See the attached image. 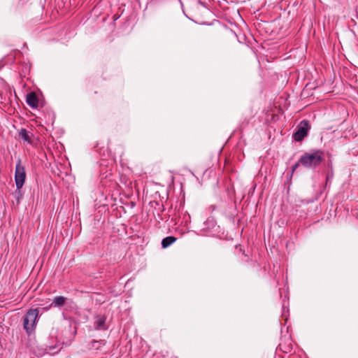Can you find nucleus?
Returning a JSON list of instances; mask_svg holds the SVG:
<instances>
[{"instance_id": "nucleus-1", "label": "nucleus", "mask_w": 358, "mask_h": 358, "mask_svg": "<svg viewBox=\"0 0 358 358\" xmlns=\"http://www.w3.org/2000/svg\"><path fill=\"white\" fill-rule=\"evenodd\" d=\"M323 152L320 150L306 152L299 159L301 164L307 169H314L323 161Z\"/></svg>"}, {"instance_id": "nucleus-2", "label": "nucleus", "mask_w": 358, "mask_h": 358, "mask_svg": "<svg viewBox=\"0 0 358 358\" xmlns=\"http://www.w3.org/2000/svg\"><path fill=\"white\" fill-rule=\"evenodd\" d=\"M38 316V310L37 309H30L27 311L24 317L23 326L24 329L28 334H31L34 331Z\"/></svg>"}, {"instance_id": "nucleus-3", "label": "nucleus", "mask_w": 358, "mask_h": 358, "mask_svg": "<svg viewBox=\"0 0 358 358\" xmlns=\"http://www.w3.org/2000/svg\"><path fill=\"white\" fill-rule=\"evenodd\" d=\"M26 179L25 168L22 165L21 159H19L17 162L15 170V182L17 189L20 192V189L23 187Z\"/></svg>"}, {"instance_id": "nucleus-4", "label": "nucleus", "mask_w": 358, "mask_h": 358, "mask_svg": "<svg viewBox=\"0 0 358 358\" xmlns=\"http://www.w3.org/2000/svg\"><path fill=\"white\" fill-rule=\"evenodd\" d=\"M308 122L306 120L301 122L297 131L294 134V140L301 141L308 134Z\"/></svg>"}, {"instance_id": "nucleus-5", "label": "nucleus", "mask_w": 358, "mask_h": 358, "mask_svg": "<svg viewBox=\"0 0 358 358\" xmlns=\"http://www.w3.org/2000/svg\"><path fill=\"white\" fill-rule=\"evenodd\" d=\"M26 101L27 105L33 108H35L38 106V99L34 92L29 93L27 96Z\"/></svg>"}, {"instance_id": "nucleus-6", "label": "nucleus", "mask_w": 358, "mask_h": 358, "mask_svg": "<svg viewBox=\"0 0 358 358\" xmlns=\"http://www.w3.org/2000/svg\"><path fill=\"white\" fill-rule=\"evenodd\" d=\"M62 347L61 344L57 343L54 345H47L45 348V351L46 354L54 355L58 353L62 350Z\"/></svg>"}, {"instance_id": "nucleus-7", "label": "nucleus", "mask_w": 358, "mask_h": 358, "mask_svg": "<svg viewBox=\"0 0 358 358\" xmlns=\"http://www.w3.org/2000/svg\"><path fill=\"white\" fill-rule=\"evenodd\" d=\"M18 134L19 137L24 142H27V143H31L30 132H29L27 129H21L19 131Z\"/></svg>"}, {"instance_id": "nucleus-8", "label": "nucleus", "mask_w": 358, "mask_h": 358, "mask_svg": "<svg viewBox=\"0 0 358 358\" xmlns=\"http://www.w3.org/2000/svg\"><path fill=\"white\" fill-rule=\"evenodd\" d=\"M66 300V297L57 296L52 300L51 305L54 307H61L64 304Z\"/></svg>"}, {"instance_id": "nucleus-9", "label": "nucleus", "mask_w": 358, "mask_h": 358, "mask_svg": "<svg viewBox=\"0 0 358 358\" xmlns=\"http://www.w3.org/2000/svg\"><path fill=\"white\" fill-rule=\"evenodd\" d=\"M176 241V238L174 236H167L162 239V247L163 248H166L172 245Z\"/></svg>"}, {"instance_id": "nucleus-10", "label": "nucleus", "mask_w": 358, "mask_h": 358, "mask_svg": "<svg viewBox=\"0 0 358 358\" xmlns=\"http://www.w3.org/2000/svg\"><path fill=\"white\" fill-rule=\"evenodd\" d=\"M106 318L104 317L99 316L95 322L96 329H106L105 327Z\"/></svg>"}, {"instance_id": "nucleus-11", "label": "nucleus", "mask_w": 358, "mask_h": 358, "mask_svg": "<svg viewBox=\"0 0 358 358\" xmlns=\"http://www.w3.org/2000/svg\"><path fill=\"white\" fill-rule=\"evenodd\" d=\"M299 164H301V163L299 161L298 162H296L295 164H294L292 166V173H294L296 171V169L298 168Z\"/></svg>"}, {"instance_id": "nucleus-12", "label": "nucleus", "mask_w": 358, "mask_h": 358, "mask_svg": "<svg viewBox=\"0 0 358 358\" xmlns=\"http://www.w3.org/2000/svg\"><path fill=\"white\" fill-rule=\"evenodd\" d=\"M332 177H333V176H332V175H331V176H327V182H328L330 179H331V178H332Z\"/></svg>"}, {"instance_id": "nucleus-13", "label": "nucleus", "mask_w": 358, "mask_h": 358, "mask_svg": "<svg viewBox=\"0 0 358 358\" xmlns=\"http://www.w3.org/2000/svg\"><path fill=\"white\" fill-rule=\"evenodd\" d=\"M285 306H286L285 302V301H283V303H282V308H283V309H284V310H285Z\"/></svg>"}, {"instance_id": "nucleus-14", "label": "nucleus", "mask_w": 358, "mask_h": 358, "mask_svg": "<svg viewBox=\"0 0 358 358\" xmlns=\"http://www.w3.org/2000/svg\"><path fill=\"white\" fill-rule=\"evenodd\" d=\"M284 297H285V298H287V299H289V297H288L287 294H285Z\"/></svg>"}]
</instances>
